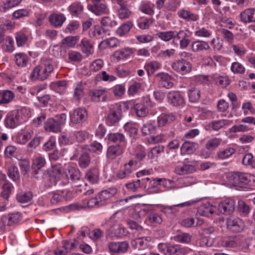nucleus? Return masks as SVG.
Here are the masks:
<instances>
[{
	"label": "nucleus",
	"mask_w": 255,
	"mask_h": 255,
	"mask_svg": "<svg viewBox=\"0 0 255 255\" xmlns=\"http://www.w3.org/2000/svg\"><path fill=\"white\" fill-rule=\"evenodd\" d=\"M121 113L119 111L111 110L106 121L108 125L112 126L117 124L120 119Z\"/></svg>",
	"instance_id": "39"
},
{
	"label": "nucleus",
	"mask_w": 255,
	"mask_h": 255,
	"mask_svg": "<svg viewBox=\"0 0 255 255\" xmlns=\"http://www.w3.org/2000/svg\"><path fill=\"white\" fill-rule=\"evenodd\" d=\"M88 137V134L85 131H71L68 135L63 133L59 137V143L62 144H72L75 142H82Z\"/></svg>",
	"instance_id": "3"
},
{
	"label": "nucleus",
	"mask_w": 255,
	"mask_h": 255,
	"mask_svg": "<svg viewBox=\"0 0 255 255\" xmlns=\"http://www.w3.org/2000/svg\"><path fill=\"white\" fill-rule=\"evenodd\" d=\"M84 88V85L81 82L74 85L73 98L75 100L79 101L83 97Z\"/></svg>",
	"instance_id": "50"
},
{
	"label": "nucleus",
	"mask_w": 255,
	"mask_h": 255,
	"mask_svg": "<svg viewBox=\"0 0 255 255\" xmlns=\"http://www.w3.org/2000/svg\"><path fill=\"white\" fill-rule=\"evenodd\" d=\"M22 218V215L19 212H16L2 216L0 221L4 227L17 223L21 220Z\"/></svg>",
	"instance_id": "15"
},
{
	"label": "nucleus",
	"mask_w": 255,
	"mask_h": 255,
	"mask_svg": "<svg viewBox=\"0 0 255 255\" xmlns=\"http://www.w3.org/2000/svg\"><path fill=\"white\" fill-rule=\"evenodd\" d=\"M240 18L241 21L245 24L255 22V8L245 9L240 13Z\"/></svg>",
	"instance_id": "17"
},
{
	"label": "nucleus",
	"mask_w": 255,
	"mask_h": 255,
	"mask_svg": "<svg viewBox=\"0 0 255 255\" xmlns=\"http://www.w3.org/2000/svg\"><path fill=\"white\" fill-rule=\"evenodd\" d=\"M156 127L151 123L144 124L141 128V131L143 135H147L154 133L156 130Z\"/></svg>",
	"instance_id": "58"
},
{
	"label": "nucleus",
	"mask_w": 255,
	"mask_h": 255,
	"mask_svg": "<svg viewBox=\"0 0 255 255\" xmlns=\"http://www.w3.org/2000/svg\"><path fill=\"white\" fill-rule=\"evenodd\" d=\"M231 120L222 119L212 122L210 127L214 130L217 131L222 128H224L232 124Z\"/></svg>",
	"instance_id": "43"
},
{
	"label": "nucleus",
	"mask_w": 255,
	"mask_h": 255,
	"mask_svg": "<svg viewBox=\"0 0 255 255\" xmlns=\"http://www.w3.org/2000/svg\"><path fill=\"white\" fill-rule=\"evenodd\" d=\"M212 35V32L211 29L208 26H197L196 27L194 31V35L198 37L209 38Z\"/></svg>",
	"instance_id": "42"
},
{
	"label": "nucleus",
	"mask_w": 255,
	"mask_h": 255,
	"mask_svg": "<svg viewBox=\"0 0 255 255\" xmlns=\"http://www.w3.org/2000/svg\"><path fill=\"white\" fill-rule=\"evenodd\" d=\"M129 245L127 242H111L108 244V248L111 252L114 253H124L127 251Z\"/></svg>",
	"instance_id": "18"
},
{
	"label": "nucleus",
	"mask_w": 255,
	"mask_h": 255,
	"mask_svg": "<svg viewBox=\"0 0 255 255\" xmlns=\"http://www.w3.org/2000/svg\"><path fill=\"white\" fill-rule=\"evenodd\" d=\"M155 77L158 80V85L161 87L170 89L174 86V84L172 82V77L168 73L165 72L158 73L156 75Z\"/></svg>",
	"instance_id": "12"
},
{
	"label": "nucleus",
	"mask_w": 255,
	"mask_h": 255,
	"mask_svg": "<svg viewBox=\"0 0 255 255\" xmlns=\"http://www.w3.org/2000/svg\"><path fill=\"white\" fill-rule=\"evenodd\" d=\"M88 9L97 15L109 12V9L105 0L96 5H88Z\"/></svg>",
	"instance_id": "21"
},
{
	"label": "nucleus",
	"mask_w": 255,
	"mask_h": 255,
	"mask_svg": "<svg viewBox=\"0 0 255 255\" xmlns=\"http://www.w3.org/2000/svg\"><path fill=\"white\" fill-rule=\"evenodd\" d=\"M47 174L49 176L50 181L53 184H56L57 181L64 176L62 168L58 165H55L48 170Z\"/></svg>",
	"instance_id": "20"
},
{
	"label": "nucleus",
	"mask_w": 255,
	"mask_h": 255,
	"mask_svg": "<svg viewBox=\"0 0 255 255\" xmlns=\"http://www.w3.org/2000/svg\"><path fill=\"white\" fill-rule=\"evenodd\" d=\"M133 26V22L128 21L121 24L116 30L117 35L120 37L126 36Z\"/></svg>",
	"instance_id": "40"
},
{
	"label": "nucleus",
	"mask_w": 255,
	"mask_h": 255,
	"mask_svg": "<svg viewBox=\"0 0 255 255\" xmlns=\"http://www.w3.org/2000/svg\"><path fill=\"white\" fill-rule=\"evenodd\" d=\"M52 88L60 94L63 93L66 88V82L65 81H58L51 84Z\"/></svg>",
	"instance_id": "63"
},
{
	"label": "nucleus",
	"mask_w": 255,
	"mask_h": 255,
	"mask_svg": "<svg viewBox=\"0 0 255 255\" xmlns=\"http://www.w3.org/2000/svg\"><path fill=\"white\" fill-rule=\"evenodd\" d=\"M7 174L9 177L13 181L16 182L19 180V171L15 166L11 165L8 168Z\"/></svg>",
	"instance_id": "59"
},
{
	"label": "nucleus",
	"mask_w": 255,
	"mask_h": 255,
	"mask_svg": "<svg viewBox=\"0 0 255 255\" xmlns=\"http://www.w3.org/2000/svg\"><path fill=\"white\" fill-rule=\"evenodd\" d=\"M15 60L16 64L18 66L23 67L26 66L28 58L25 53H18L15 55Z\"/></svg>",
	"instance_id": "52"
},
{
	"label": "nucleus",
	"mask_w": 255,
	"mask_h": 255,
	"mask_svg": "<svg viewBox=\"0 0 255 255\" xmlns=\"http://www.w3.org/2000/svg\"><path fill=\"white\" fill-rule=\"evenodd\" d=\"M21 124L18 118L12 111L8 113L4 120L5 126L10 128H13Z\"/></svg>",
	"instance_id": "25"
},
{
	"label": "nucleus",
	"mask_w": 255,
	"mask_h": 255,
	"mask_svg": "<svg viewBox=\"0 0 255 255\" xmlns=\"http://www.w3.org/2000/svg\"><path fill=\"white\" fill-rule=\"evenodd\" d=\"M168 102L174 107H183L185 104L184 99L178 91H172L167 95Z\"/></svg>",
	"instance_id": "11"
},
{
	"label": "nucleus",
	"mask_w": 255,
	"mask_h": 255,
	"mask_svg": "<svg viewBox=\"0 0 255 255\" xmlns=\"http://www.w3.org/2000/svg\"><path fill=\"white\" fill-rule=\"evenodd\" d=\"M15 97L13 92L10 90L0 91V105L8 104L11 103Z\"/></svg>",
	"instance_id": "32"
},
{
	"label": "nucleus",
	"mask_w": 255,
	"mask_h": 255,
	"mask_svg": "<svg viewBox=\"0 0 255 255\" xmlns=\"http://www.w3.org/2000/svg\"><path fill=\"white\" fill-rule=\"evenodd\" d=\"M136 161L130 160L124 165L117 173V177L121 179L130 177L132 173L136 170Z\"/></svg>",
	"instance_id": "9"
},
{
	"label": "nucleus",
	"mask_w": 255,
	"mask_h": 255,
	"mask_svg": "<svg viewBox=\"0 0 255 255\" xmlns=\"http://www.w3.org/2000/svg\"><path fill=\"white\" fill-rule=\"evenodd\" d=\"M101 23L102 27L107 29L108 31L109 28L114 27L117 25V21L110 16L103 17L101 20Z\"/></svg>",
	"instance_id": "60"
},
{
	"label": "nucleus",
	"mask_w": 255,
	"mask_h": 255,
	"mask_svg": "<svg viewBox=\"0 0 255 255\" xmlns=\"http://www.w3.org/2000/svg\"><path fill=\"white\" fill-rule=\"evenodd\" d=\"M151 241L149 237H143L137 238L131 242V245L138 250H143L146 249Z\"/></svg>",
	"instance_id": "28"
},
{
	"label": "nucleus",
	"mask_w": 255,
	"mask_h": 255,
	"mask_svg": "<svg viewBox=\"0 0 255 255\" xmlns=\"http://www.w3.org/2000/svg\"><path fill=\"white\" fill-rule=\"evenodd\" d=\"M116 214L117 213L114 214L107 223L110 227L108 230V235L119 237L125 234V228L119 224L118 221L116 219Z\"/></svg>",
	"instance_id": "5"
},
{
	"label": "nucleus",
	"mask_w": 255,
	"mask_h": 255,
	"mask_svg": "<svg viewBox=\"0 0 255 255\" xmlns=\"http://www.w3.org/2000/svg\"><path fill=\"white\" fill-rule=\"evenodd\" d=\"M191 252V250L188 247L178 245H174L172 248V254H175L176 255H186Z\"/></svg>",
	"instance_id": "62"
},
{
	"label": "nucleus",
	"mask_w": 255,
	"mask_h": 255,
	"mask_svg": "<svg viewBox=\"0 0 255 255\" xmlns=\"http://www.w3.org/2000/svg\"><path fill=\"white\" fill-rule=\"evenodd\" d=\"M171 67L174 71L182 75L189 73L192 69L191 63L184 59L173 62Z\"/></svg>",
	"instance_id": "8"
},
{
	"label": "nucleus",
	"mask_w": 255,
	"mask_h": 255,
	"mask_svg": "<svg viewBox=\"0 0 255 255\" xmlns=\"http://www.w3.org/2000/svg\"><path fill=\"white\" fill-rule=\"evenodd\" d=\"M46 163V160L44 157L37 155L33 159L32 167L35 170H39L44 167Z\"/></svg>",
	"instance_id": "46"
},
{
	"label": "nucleus",
	"mask_w": 255,
	"mask_h": 255,
	"mask_svg": "<svg viewBox=\"0 0 255 255\" xmlns=\"http://www.w3.org/2000/svg\"><path fill=\"white\" fill-rule=\"evenodd\" d=\"M196 170L194 165L189 164L188 161H184L181 165L177 166L174 169L175 173L182 175L191 174Z\"/></svg>",
	"instance_id": "24"
},
{
	"label": "nucleus",
	"mask_w": 255,
	"mask_h": 255,
	"mask_svg": "<svg viewBox=\"0 0 255 255\" xmlns=\"http://www.w3.org/2000/svg\"><path fill=\"white\" fill-rule=\"evenodd\" d=\"M87 118L88 112L84 108H77L70 113V122L73 124L82 123Z\"/></svg>",
	"instance_id": "10"
},
{
	"label": "nucleus",
	"mask_w": 255,
	"mask_h": 255,
	"mask_svg": "<svg viewBox=\"0 0 255 255\" xmlns=\"http://www.w3.org/2000/svg\"><path fill=\"white\" fill-rule=\"evenodd\" d=\"M119 4L120 7L118 11V15L119 18L121 19L128 18L131 15V11L127 3L124 1H121Z\"/></svg>",
	"instance_id": "29"
},
{
	"label": "nucleus",
	"mask_w": 255,
	"mask_h": 255,
	"mask_svg": "<svg viewBox=\"0 0 255 255\" xmlns=\"http://www.w3.org/2000/svg\"><path fill=\"white\" fill-rule=\"evenodd\" d=\"M222 139L220 138L214 137L208 140L205 144V147L210 151H213L217 148L221 144Z\"/></svg>",
	"instance_id": "53"
},
{
	"label": "nucleus",
	"mask_w": 255,
	"mask_h": 255,
	"mask_svg": "<svg viewBox=\"0 0 255 255\" xmlns=\"http://www.w3.org/2000/svg\"><path fill=\"white\" fill-rule=\"evenodd\" d=\"M198 148V144L195 142H185L181 146L180 150L182 154H191Z\"/></svg>",
	"instance_id": "41"
},
{
	"label": "nucleus",
	"mask_w": 255,
	"mask_h": 255,
	"mask_svg": "<svg viewBox=\"0 0 255 255\" xmlns=\"http://www.w3.org/2000/svg\"><path fill=\"white\" fill-rule=\"evenodd\" d=\"M64 176L68 180L70 179L72 182H75L80 179V173L78 169L68 166L65 169Z\"/></svg>",
	"instance_id": "30"
},
{
	"label": "nucleus",
	"mask_w": 255,
	"mask_h": 255,
	"mask_svg": "<svg viewBox=\"0 0 255 255\" xmlns=\"http://www.w3.org/2000/svg\"><path fill=\"white\" fill-rule=\"evenodd\" d=\"M132 49L128 47L124 48L120 50L116 51L113 57L117 61L124 60L129 58L132 54Z\"/></svg>",
	"instance_id": "31"
},
{
	"label": "nucleus",
	"mask_w": 255,
	"mask_h": 255,
	"mask_svg": "<svg viewBox=\"0 0 255 255\" xmlns=\"http://www.w3.org/2000/svg\"><path fill=\"white\" fill-rule=\"evenodd\" d=\"M178 15L187 21H196L199 19L198 14L193 13L186 9H181L178 11Z\"/></svg>",
	"instance_id": "33"
},
{
	"label": "nucleus",
	"mask_w": 255,
	"mask_h": 255,
	"mask_svg": "<svg viewBox=\"0 0 255 255\" xmlns=\"http://www.w3.org/2000/svg\"><path fill=\"white\" fill-rule=\"evenodd\" d=\"M161 67V64L157 61H151L145 63L144 68L148 76L152 75Z\"/></svg>",
	"instance_id": "36"
},
{
	"label": "nucleus",
	"mask_w": 255,
	"mask_h": 255,
	"mask_svg": "<svg viewBox=\"0 0 255 255\" xmlns=\"http://www.w3.org/2000/svg\"><path fill=\"white\" fill-rule=\"evenodd\" d=\"M102 206L98 195L82 203H75L66 207L68 211L74 210H81L85 208H98Z\"/></svg>",
	"instance_id": "4"
},
{
	"label": "nucleus",
	"mask_w": 255,
	"mask_h": 255,
	"mask_svg": "<svg viewBox=\"0 0 255 255\" xmlns=\"http://www.w3.org/2000/svg\"><path fill=\"white\" fill-rule=\"evenodd\" d=\"M124 128L125 130L127 132L130 136L134 137L137 134L138 125L135 123H127L125 125Z\"/></svg>",
	"instance_id": "45"
},
{
	"label": "nucleus",
	"mask_w": 255,
	"mask_h": 255,
	"mask_svg": "<svg viewBox=\"0 0 255 255\" xmlns=\"http://www.w3.org/2000/svg\"><path fill=\"white\" fill-rule=\"evenodd\" d=\"M123 153L122 148L119 146H110L108 147L107 156L110 159H115Z\"/></svg>",
	"instance_id": "47"
},
{
	"label": "nucleus",
	"mask_w": 255,
	"mask_h": 255,
	"mask_svg": "<svg viewBox=\"0 0 255 255\" xmlns=\"http://www.w3.org/2000/svg\"><path fill=\"white\" fill-rule=\"evenodd\" d=\"M235 152V148L233 147L228 146L224 150L218 152L217 156L219 159H225L230 157Z\"/></svg>",
	"instance_id": "48"
},
{
	"label": "nucleus",
	"mask_w": 255,
	"mask_h": 255,
	"mask_svg": "<svg viewBox=\"0 0 255 255\" xmlns=\"http://www.w3.org/2000/svg\"><path fill=\"white\" fill-rule=\"evenodd\" d=\"M178 31L176 30H169L166 31H161L156 33V36L161 40L168 42L176 38Z\"/></svg>",
	"instance_id": "38"
},
{
	"label": "nucleus",
	"mask_w": 255,
	"mask_h": 255,
	"mask_svg": "<svg viewBox=\"0 0 255 255\" xmlns=\"http://www.w3.org/2000/svg\"><path fill=\"white\" fill-rule=\"evenodd\" d=\"M67 116L62 114L55 118H50L44 123V128L48 132L58 133L61 131L62 127L65 124Z\"/></svg>",
	"instance_id": "2"
},
{
	"label": "nucleus",
	"mask_w": 255,
	"mask_h": 255,
	"mask_svg": "<svg viewBox=\"0 0 255 255\" xmlns=\"http://www.w3.org/2000/svg\"><path fill=\"white\" fill-rule=\"evenodd\" d=\"M116 193V189L110 188L107 190L102 191L97 195L102 205L103 206L107 200L113 197Z\"/></svg>",
	"instance_id": "35"
},
{
	"label": "nucleus",
	"mask_w": 255,
	"mask_h": 255,
	"mask_svg": "<svg viewBox=\"0 0 255 255\" xmlns=\"http://www.w3.org/2000/svg\"><path fill=\"white\" fill-rule=\"evenodd\" d=\"M85 178L92 184L96 183L99 179V171L98 169L94 168L88 170L85 174Z\"/></svg>",
	"instance_id": "37"
},
{
	"label": "nucleus",
	"mask_w": 255,
	"mask_h": 255,
	"mask_svg": "<svg viewBox=\"0 0 255 255\" xmlns=\"http://www.w3.org/2000/svg\"><path fill=\"white\" fill-rule=\"evenodd\" d=\"M92 100L99 101L101 98L104 99L107 95V92L103 89H96L91 92Z\"/></svg>",
	"instance_id": "57"
},
{
	"label": "nucleus",
	"mask_w": 255,
	"mask_h": 255,
	"mask_svg": "<svg viewBox=\"0 0 255 255\" xmlns=\"http://www.w3.org/2000/svg\"><path fill=\"white\" fill-rule=\"evenodd\" d=\"M1 197L7 200L13 188V185L10 182H5L2 185Z\"/></svg>",
	"instance_id": "51"
},
{
	"label": "nucleus",
	"mask_w": 255,
	"mask_h": 255,
	"mask_svg": "<svg viewBox=\"0 0 255 255\" xmlns=\"http://www.w3.org/2000/svg\"><path fill=\"white\" fill-rule=\"evenodd\" d=\"M141 90V83L134 81L129 86L128 90V95L133 96L138 94Z\"/></svg>",
	"instance_id": "56"
},
{
	"label": "nucleus",
	"mask_w": 255,
	"mask_h": 255,
	"mask_svg": "<svg viewBox=\"0 0 255 255\" xmlns=\"http://www.w3.org/2000/svg\"><path fill=\"white\" fill-rule=\"evenodd\" d=\"M57 66V63L51 59L43 58L32 71L31 77L33 80H44Z\"/></svg>",
	"instance_id": "1"
},
{
	"label": "nucleus",
	"mask_w": 255,
	"mask_h": 255,
	"mask_svg": "<svg viewBox=\"0 0 255 255\" xmlns=\"http://www.w3.org/2000/svg\"><path fill=\"white\" fill-rule=\"evenodd\" d=\"M177 35L176 38L180 40V48L181 49H185L190 44V40L189 38L192 35V32L188 29L180 30Z\"/></svg>",
	"instance_id": "14"
},
{
	"label": "nucleus",
	"mask_w": 255,
	"mask_h": 255,
	"mask_svg": "<svg viewBox=\"0 0 255 255\" xmlns=\"http://www.w3.org/2000/svg\"><path fill=\"white\" fill-rule=\"evenodd\" d=\"M199 201L198 199H194L191 200L187 202H185L182 203H180L177 205H173V206H165L162 209V211L169 214H172L176 212L175 207H189L191 206L196 203H198Z\"/></svg>",
	"instance_id": "27"
},
{
	"label": "nucleus",
	"mask_w": 255,
	"mask_h": 255,
	"mask_svg": "<svg viewBox=\"0 0 255 255\" xmlns=\"http://www.w3.org/2000/svg\"><path fill=\"white\" fill-rule=\"evenodd\" d=\"M174 120V117L172 114L161 115L157 118V124L159 127H163Z\"/></svg>",
	"instance_id": "55"
},
{
	"label": "nucleus",
	"mask_w": 255,
	"mask_h": 255,
	"mask_svg": "<svg viewBox=\"0 0 255 255\" xmlns=\"http://www.w3.org/2000/svg\"><path fill=\"white\" fill-rule=\"evenodd\" d=\"M139 10L142 12L149 15H152L154 13V9L149 3L141 2L139 6Z\"/></svg>",
	"instance_id": "61"
},
{
	"label": "nucleus",
	"mask_w": 255,
	"mask_h": 255,
	"mask_svg": "<svg viewBox=\"0 0 255 255\" xmlns=\"http://www.w3.org/2000/svg\"><path fill=\"white\" fill-rule=\"evenodd\" d=\"M15 38L17 46L20 47L26 43L28 36L25 30H21L15 33Z\"/></svg>",
	"instance_id": "44"
},
{
	"label": "nucleus",
	"mask_w": 255,
	"mask_h": 255,
	"mask_svg": "<svg viewBox=\"0 0 255 255\" xmlns=\"http://www.w3.org/2000/svg\"><path fill=\"white\" fill-rule=\"evenodd\" d=\"M235 202L231 198H227L221 201L218 205L216 215L220 214L226 215L231 214L234 211Z\"/></svg>",
	"instance_id": "7"
},
{
	"label": "nucleus",
	"mask_w": 255,
	"mask_h": 255,
	"mask_svg": "<svg viewBox=\"0 0 255 255\" xmlns=\"http://www.w3.org/2000/svg\"><path fill=\"white\" fill-rule=\"evenodd\" d=\"M33 132L30 129H24L19 131L15 137V141L20 144H24L33 135Z\"/></svg>",
	"instance_id": "22"
},
{
	"label": "nucleus",
	"mask_w": 255,
	"mask_h": 255,
	"mask_svg": "<svg viewBox=\"0 0 255 255\" xmlns=\"http://www.w3.org/2000/svg\"><path fill=\"white\" fill-rule=\"evenodd\" d=\"M79 47L81 50L87 56L92 53L93 46L89 40L86 38L83 39L79 44Z\"/></svg>",
	"instance_id": "49"
},
{
	"label": "nucleus",
	"mask_w": 255,
	"mask_h": 255,
	"mask_svg": "<svg viewBox=\"0 0 255 255\" xmlns=\"http://www.w3.org/2000/svg\"><path fill=\"white\" fill-rule=\"evenodd\" d=\"M107 34H109L107 29L99 25L93 26L89 31V37L94 39H102Z\"/></svg>",
	"instance_id": "16"
},
{
	"label": "nucleus",
	"mask_w": 255,
	"mask_h": 255,
	"mask_svg": "<svg viewBox=\"0 0 255 255\" xmlns=\"http://www.w3.org/2000/svg\"><path fill=\"white\" fill-rule=\"evenodd\" d=\"M254 176L247 173H236L233 175L232 184L237 187L244 188L250 185Z\"/></svg>",
	"instance_id": "6"
},
{
	"label": "nucleus",
	"mask_w": 255,
	"mask_h": 255,
	"mask_svg": "<svg viewBox=\"0 0 255 255\" xmlns=\"http://www.w3.org/2000/svg\"><path fill=\"white\" fill-rule=\"evenodd\" d=\"M12 111L21 123L26 122L30 117V109L26 107L16 106Z\"/></svg>",
	"instance_id": "19"
},
{
	"label": "nucleus",
	"mask_w": 255,
	"mask_h": 255,
	"mask_svg": "<svg viewBox=\"0 0 255 255\" xmlns=\"http://www.w3.org/2000/svg\"><path fill=\"white\" fill-rule=\"evenodd\" d=\"M188 97L190 102H195L197 101L200 97V90L195 87L191 88L188 90Z\"/></svg>",
	"instance_id": "64"
},
{
	"label": "nucleus",
	"mask_w": 255,
	"mask_h": 255,
	"mask_svg": "<svg viewBox=\"0 0 255 255\" xmlns=\"http://www.w3.org/2000/svg\"><path fill=\"white\" fill-rule=\"evenodd\" d=\"M22 0H7L0 5V10L5 12L9 9L18 5Z\"/></svg>",
	"instance_id": "54"
},
{
	"label": "nucleus",
	"mask_w": 255,
	"mask_h": 255,
	"mask_svg": "<svg viewBox=\"0 0 255 255\" xmlns=\"http://www.w3.org/2000/svg\"><path fill=\"white\" fill-rule=\"evenodd\" d=\"M66 20L63 14L52 13L49 17L50 24L55 27H61Z\"/></svg>",
	"instance_id": "34"
},
{
	"label": "nucleus",
	"mask_w": 255,
	"mask_h": 255,
	"mask_svg": "<svg viewBox=\"0 0 255 255\" xmlns=\"http://www.w3.org/2000/svg\"><path fill=\"white\" fill-rule=\"evenodd\" d=\"M191 48L193 52H200L209 50L210 46L206 41L196 40L192 42Z\"/></svg>",
	"instance_id": "26"
},
{
	"label": "nucleus",
	"mask_w": 255,
	"mask_h": 255,
	"mask_svg": "<svg viewBox=\"0 0 255 255\" xmlns=\"http://www.w3.org/2000/svg\"><path fill=\"white\" fill-rule=\"evenodd\" d=\"M198 213L202 216L210 217L213 214H216L217 208L208 202L205 203L198 208Z\"/></svg>",
	"instance_id": "23"
},
{
	"label": "nucleus",
	"mask_w": 255,
	"mask_h": 255,
	"mask_svg": "<svg viewBox=\"0 0 255 255\" xmlns=\"http://www.w3.org/2000/svg\"><path fill=\"white\" fill-rule=\"evenodd\" d=\"M227 228L235 232L242 231L244 228V224L242 220L235 217H230L227 221Z\"/></svg>",
	"instance_id": "13"
}]
</instances>
